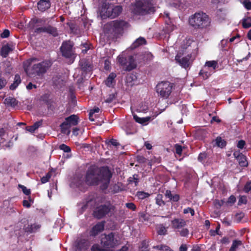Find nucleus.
I'll list each match as a JSON object with an SVG mask.
<instances>
[{"instance_id": "nucleus-24", "label": "nucleus", "mask_w": 251, "mask_h": 251, "mask_svg": "<svg viewBox=\"0 0 251 251\" xmlns=\"http://www.w3.org/2000/svg\"><path fill=\"white\" fill-rule=\"evenodd\" d=\"M14 49L13 46L10 47L8 45H6L1 48V51H0V54L3 57H6L9 52L12 51Z\"/></svg>"}, {"instance_id": "nucleus-26", "label": "nucleus", "mask_w": 251, "mask_h": 251, "mask_svg": "<svg viewBox=\"0 0 251 251\" xmlns=\"http://www.w3.org/2000/svg\"><path fill=\"white\" fill-rule=\"evenodd\" d=\"M133 118L135 120V121L140 124H146V123H148L150 119V117H146L144 118H140L138 117L136 115L133 114Z\"/></svg>"}, {"instance_id": "nucleus-21", "label": "nucleus", "mask_w": 251, "mask_h": 251, "mask_svg": "<svg viewBox=\"0 0 251 251\" xmlns=\"http://www.w3.org/2000/svg\"><path fill=\"white\" fill-rule=\"evenodd\" d=\"M116 77V74L114 73H111L109 74L104 82L105 85L108 87H112L115 84V78Z\"/></svg>"}, {"instance_id": "nucleus-11", "label": "nucleus", "mask_w": 251, "mask_h": 251, "mask_svg": "<svg viewBox=\"0 0 251 251\" xmlns=\"http://www.w3.org/2000/svg\"><path fill=\"white\" fill-rule=\"evenodd\" d=\"M191 55H187L186 56L182 57L180 53H178L175 57V60L176 62L181 66V67L187 69L190 68L192 64V60L191 59Z\"/></svg>"}, {"instance_id": "nucleus-55", "label": "nucleus", "mask_w": 251, "mask_h": 251, "mask_svg": "<svg viewBox=\"0 0 251 251\" xmlns=\"http://www.w3.org/2000/svg\"><path fill=\"white\" fill-rule=\"evenodd\" d=\"M245 145V142L244 140H240L237 144V147L242 149Z\"/></svg>"}, {"instance_id": "nucleus-42", "label": "nucleus", "mask_w": 251, "mask_h": 251, "mask_svg": "<svg viewBox=\"0 0 251 251\" xmlns=\"http://www.w3.org/2000/svg\"><path fill=\"white\" fill-rule=\"evenodd\" d=\"M59 149L66 152H69L71 151V148L64 144L59 146Z\"/></svg>"}, {"instance_id": "nucleus-38", "label": "nucleus", "mask_w": 251, "mask_h": 251, "mask_svg": "<svg viewBox=\"0 0 251 251\" xmlns=\"http://www.w3.org/2000/svg\"><path fill=\"white\" fill-rule=\"evenodd\" d=\"M241 3L248 10H251V2L250 0H244Z\"/></svg>"}, {"instance_id": "nucleus-34", "label": "nucleus", "mask_w": 251, "mask_h": 251, "mask_svg": "<svg viewBox=\"0 0 251 251\" xmlns=\"http://www.w3.org/2000/svg\"><path fill=\"white\" fill-rule=\"evenodd\" d=\"M158 251H173L168 246L165 245H159L153 247Z\"/></svg>"}, {"instance_id": "nucleus-23", "label": "nucleus", "mask_w": 251, "mask_h": 251, "mask_svg": "<svg viewBox=\"0 0 251 251\" xmlns=\"http://www.w3.org/2000/svg\"><path fill=\"white\" fill-rule=\"evenodd\" d=\"M146 39L143 37H140L134 42L130 48L131 49H134L140 46L146 44Z\"/></svg>"}, {"instance_id": "nucleus-9", "label": "nucleus", "mask_w": 251, "mask_h": 251, "mask_svg": "<svg viewBox=\"0 0 251 251\" xmlns=\"http://www.w3.org/2000/svg\"><path fill=\"white\" fill-rule=\"evenodd\" d=\"M218 67L216 61H206L202 69L200 71V75H202L204 79L207 78Z\"/></svg>"}, {"instance_id": "nucleus-15", "label": "nucleus", "mask_w": 251, "mask_h": 251, "mask_svg": "<svg viewBox=\"0 0 251 251\" xmlns=\"http://www.w3.org/2000/svg\"><path fill=\"white\" fill-rule=\"evenodd\" d=\"M110 211V208L105 205L98 207L94 211V216L98 219H100L107 214Z\"/></svg>"}, {"instance_id": "nucleus-17", "label": "nucleus", "mask_w": 251, "mask_h": 251, "mask_svg": "<svg viewBox=\"0 0 251 251\" xmlns=\"http://www.w3.org/2000/svg\"><path fill=\"white\" fill-rule=\"evenodd\" d=\"M104 224L103 222H99L94 226L90 231V234L92 236H96L104 229Z\"/></svg>"}, {"instance_id": "nucleus-57", "label": "nucleus", "mask_w": 251, "mask_h": 251, "mask_svg": "<svg viewBox=\"0 0 251 251\" xmlns=\"http://www.w3.org/2000/svg\"><path fill=\"white\" fill-rule=\"evenodd\" d=\"M221 243L223 244H228L229 243V238L228 237H223L221 240Z\"/></svg>"}, {"instance_id": "nucleus-7", "label": "nucleus", "mask_w": 251, "mask_h": 251, "mask_svg": "<svg viewBox=\"0 0 251 251\" xmlns=\"http://www.w3.org/2000/svg\"><path fill=\"white\" fill-rule=\"evenodd\" d=\"M172 228L179 232L180 236L185 237L189 234V230L184 228L186 226V221L182 218H175L171 221Z\"/></svg>"}, {"instance_id": "nucleus-50", "label": "nucleus", "mask_w": 251, "mask_h": 251, "mask_svg": "<svg viewBox=\"0 0 251 251\" xmlns=\"http://www.w3.org/2000/svg\"><path fill=\"white\" fill-rule=\"evenodd\" d=\"M235 201H236L235 197L233 195H231L229 197V198H228L226 202L227 203H229L231 205V204H233V203H234V202Z\"/></svg>"}, {"instance_id": "nucleus-20", "label": "nucleus", "mask_w": 251, "mask_h": 251, "mask_svg": "<svg viewBox=\"0 0 251 251\" xmlns=\"http://www.w3.org/2000/svg\"><path fill=\"white\" fill-rule=\"evenodd\" d=\"M136 67V64L134 57L132 56H129L127 58V61L125 70L129 71L135 68Z\"/></svg>"}, {"instance_id": "nucleus-2", "label": "nucleus", "mask_w": 251, "mask_h": 251, "mask_svg": "<svg viewBox=\"0 0 251 251\" xmlns=\"http://www.w3.org/2000/svg\"><path fill=\"white\" fill-rule=\"evenodd\" d=\"M30 66L25 68V71L29 76H38L42 77L49 68L51 66V62L49 60H44L39 62L37 58L29 59Z\"/></svg>"}, {"instance_id": "nucleus-22", "label": "nucleus", "mask_w": 251, "mask_h": 251, "mask_svg": "<svg viewBox=\"0 0 251 251\" xmlns=\"http://www.w3.org/2000/svg\"><path fill=\"white\" fill-rule=\"evenodd\" d=\"M137 80L136 76L133 74H128L126 78V83L127 86H132Z\"/></svg>"}, {"instance_id": "nucleus-29", "label": "nucleus", "mask_w": 251, "mask_h": 251, "mask_svg": "<svg viewBox=\"0 0 251 251\" xmlns=\"http://www.w3.org/2000/svg\"><path fill=\"white\" fill-rule=\"evenodd\" d=\"M46 33L50 34L53 36H56L58 35L56 28L51 25L46 26Z\"/></svg>"}, {"instance_id": "nucleus-27", "label": "nucleus", "mask_w": 251, "mask_h": 251, "mask_svg": "<svg viewBox=\"0 0 251 251\" xmlns=\"http://www.w3.org/2000/svg\"><path fill=\"white\" fill-rule=\"evenodd\" d=\"M40 228V225L34 224L30 225H28L25 227V230L27 232H34L36 231L38 229Z\"/></svg>"}, {"instance_id": "nucleus-62", "label": "nucleus", "mask_w": 251, "mask_h": 251, "mask_svg": "<svg viewBox=\"0 0 251 251\" xmlns=\"http://www.w3.org/2000/svg\"><path fill=\"white\" fill-rule=\"evenodd\" d=\"M179 251H187V246L185 244H182L179 249Z\"/></svg>"}, {"instance_id": "nucleus-12", "label": "nucleus", "mask_w": 251, "mask_h": 251, "mask_svg": "<svg viewBox=\"0 0 251 251\" xmlns=\"http://www.w3.org/2000/svg\"><path fill=\"white\" fill-rule=\"evenodd\" d=\"M111 4L109 2H104L99 6L98 10V15L101 19H106L108 17V13H110Z\"/></svg>"}, {"instance_id": "nucleus-53", "label": "nucleus", "mask_w": 251, "mask_h": 251, "mask_svg": "<svg viewBox=\"0 0 251 251\" xmlns=\"http://www.w3.org/2000/svg\"><path fill=\"white\" fill-rule=\"evenodd\" d=\"M175 148L176 153L179 155H181L182 151V147L179 145L176 144L175 146Z\"/></svg>"}, {"instance_id": "nucleus-3", "label": "nucleus", "mask_w": 251, "mask_h": 251, "mask_svg": "<svg viewBox=\"0 0 251 251\" xmlns=\"http://www.w3.org/2000/svg\"><path fill=\"white\" fill-rule=\"evenodd\" d=\"M210 21L207 15L203 12H198L189 19L190 24L194 28H203L208 26Z\"/></svg>"}, {"instance_id": "nucleus-1", "label": "nucleus", "mask_w": 251, "mask_h": 251, "mask_svg": "<svg viewBox=\"0 0 251 251\" xmlns=\"http://www.w3.org/2000/svg\"><path fill=\"white\" fill-rule=\"evenodd\" d=\"M111 176L112 174L107 167L99 168L95 166H91L86 172L85 181L90 185L102 183L103 188H106Z\"/></svg>"}, {"instance_id": "nucleus-60", "label": "nucleus", "mask_w": 251, "mask_h": 251, "mask_svg": "<svg viewBox=\"0 0 251 251\" xmlns=\"http://www.w3.org/2000/svg\"><path fill=\"white\" fill-rule=\"evenodd\" d=\"M42 121H39L35 123L32 126L34 128V129L36 130L37 129L39 126H40L42 125Z\"/></svg>"}, {"instance_id": "nucleus-16", "label": "nucleus", "mask_w": 251, "mask_h": 251, "mask_svg": "<svg viewBox=\"0 0 251 251\" xmlns=\"http://www.w3.org/2000/svg\"><path fill=\"white\" fill-rule=\"evenodd\" d=\"M122 9L123 8L121 6L114 5L111 3L110 13H108V18L113 19L118 17L122 12Z\"/></svg>"}, {"instance_id": "nucleus-8", "label": "nucleus", "mask_w": 251, "mask_h": 251, "mask_svg": "<svg viewBox=\"0 0 251 251\" xmlns=\"http://www.w3.org/2000/svg\"><path fill=\"white\" fill-rule=\"evenodd\" d=\"M172 84L169 81H162L158 83L156 87V91L162 98L167 99L172 92Z\"/></svg>"}, {"instance_id": "nucleus-64", "label": "nucleus", "mask_w": 251, "mask_h": 251, "mask_svg": "<svg viewBox=\"0 0 251 251\" xmlns=\"http://www.w3.org/2000/svg\"><path fill=\"white\" fill-rule=\"evenodd\" d=\"M23 205L25 207L29 208L30 206V202L27 200H24L23 202Z\"/></svg>"}, {"instance_id": "nucleus-32", "label": "nucleus", "mask_w": 251, "mask_h": 251, "mask_svg": "<svg viewBox=\"0 0 251 251\" xmlns=\"http://www.w3.org/2000/svg\"><path fill=\"white\" fill-rule=\"evenodd\" d=\"M129 184L134 183L135 186H137L139 182V176L138 175L134 174L128 179Z\"/></svg>"}, {"instance_id": "nucleus-37", "label": "nucleus", "mask_w": 251, "mask_h": 251, "mask_svg": "<svg viewBox=\"0 0 251 251\" xmlns=\"http://www.w3.org/2000/svg\"><path fill=\"white\" fill-rule=\"evenodd\" d=\"M155 201L156 203L159 206H162L165 204V202L163 201V196L161 194H158L156 196Z\"/></svg>"}, {"instance_id": "nucleus-36", "label": "nucleus", "mask_w": 251, "mask_h": 251, "mask_svg": "<svg viewBox=\"0 0 251 251\" xmlns=\"http://www.w3.org/2000/svg\"><path fill=\"white\" fill-rule=\"evenodd\" d=\"M215 142L217 146L223 148L226 145V142L220 137H218L215 139Z\"/></svg>"}, {"instance_id": "nucleus-19", "label": "nucleus", "mask_w": 251, "mask_h": 251, "mask_svg": "<svg viewBox=\"0 0 251 251\" xmlns=\"http://www.w3.org/2000/svg\"><path fill=\"white\" fill-rule=\"evenodd\" d=\"M50 7V0H40L38 2V8L42 12L45 11Z\"/></svg>"}, {"instance_id": "nucleus-44", "label": "nucleus", "mask_w": 251, "mask_h": 251, "mask_svg": "<svg viewBox=\"0 0 251 251\" xmlns=\"http://www.w3.org/2000/svg\"><path fill=\"white\" fill-rule=\"evenodd\" d=\"M247 202L246 197L245 196H240L239 198V201L238 202V205H241L242 204H246Z\"/></svg>"}, {"instance_id": "nucleus-25", "label": "nucleus", "mask_w": 251, "mask_h": 251, "mask_svg": "<svg viewBox=\"0 0 251 251\" xmlns=\"http://www.w3.org/2000/svg\"><path fill=\"white\" fill-rule=\"evenodd\" d=\"M5 104L7 106L14 107L18 104V101L14 98L9 97L6 98L4 101Z\"/></svg>"}, {"instance_id": "nucleus-28", "label": "nucleus", "mask_w": 251, "mask_h": 251, "mask_svg": "<svg viewBox=\"0 0 251 251\" xmlns=\"http://www.w3.org/2000/svg\"><path fill=\"white\" fill-rule=\"evenodd\" d=\"M21 82L20 76L18 75H15L14 82L10 86V89L12 90H15Z\"/></svg>"}, {"instance_id": "nucleus-59", "label": "nucleus", "mask_w": 251, "mask_h": 251, "mask_svg": "<svg viewBox=\"0 0 251 251\" xmlns=\"http://www.w3.org/2000/svg\"><path fill=\"white\" fill-rule=\"evenodd\" d=\"M109 143L114 146H117L119 145V143L117 142V140L114 139H112L108 141Z\"/></svg>"}, {"instance_id": "nucleus-49", "label": "nucleus", "mask_w": 251, "mask_h": 251, "mask_svg": "<svg viewBox=\"0 0 251 251\" xmlns=\"http://www.w3.org/2000/svg\"><path fill=\"white\" fill-rule=\"evenodd\" d=\"M183 213L184 214L190 213L192 216H193L195 214L194 210L190 207H188L186 209H184L183 210Z\"/></svg>"}, {"instance_id": "nucleus-10", "label": "nucleus", "mask_w": 251, "mask_h": 251, "mask_svg": "<svg viewBox=\"0 0 251 251\" xmlns=\"http://www.w3.org/2000/svg\"><path fill=\"white\" fill-rule=\"evenodd\" d=\"M78 123V117L75 115H72L65 118V121L62 123L60 126L63 132L69 129L72 126H75Z\"/></svg>"}, {"instance_id": "nucleus-56", "label": "nucleus", "mask_w": 251, "mask_h": 251, "mask_svg": "<svg viewBox=\"0 0 251 251\" xmlns=\"http://www.w3.org/2000/svg\"><path fill=\"white\" fill-rule=\"evenodd\" d=\"M6 80L3 78L0 79V89L4 87L6 84Z\"/></svg>"}, {"instance_id": "nucleus-5", "label": "nucleus", "mask_w": 251, "mask_h": 251, "mask_svg": "<svg viewBox=\"0 0 251 251\" xmlns=\"http://www.w3.org/2000/svg\"><path fill=\"white\" fill-rule=\"evenodd\" d=\"M153 8L150 0H137L132 8L135 14L144 15L153 12Z\"/></svg>"}, {"instance_id": "nucleus-18", "label": "nucleus", "mask_w": 251, "mask_h": 251, "mask_svg": "<svg viewBox=\"0 0 251 251\" xmlns=\"http://www.w3.org/2000/svg\"><path fill=\"white\" fill-rule=\"evenodd\" d=\"M233 155L237 159L241 166L246 167L248 166L246 157L242 153L235 151L234 152Z\"/></svg>"}, {"instance_id": "nucleus-41", "label": "nucleus", "mask_w": 251, "mask_h": 251, "mask_svg": "<svg viewBox=\"0 0 251 251\" xmlns=\"http://www.w3.org/2000/svg\"><path fill=\"white\" fill-rule=\"evenodd\" d=\"M206 158L207 154L205 153H201L198 156V160L201 163H204Z\"/></svg>"}, {"instance_id": "nucleus-52", "label": "nucleus", "mask_w": 251, "mask_h": 251, "mask_svg": "<svg viewBox=\"0 0 251 251\" xmlns=\"http://www.w3.org/2000/svg\"><path fill=\"white\" fill-rule=\"evenodd\" d=\"M244 191L246 192H251V181L248 182L245 186Z\"/></svg>"}, {"instance_id": "nucleus-13", "label": "nucleus", "mask_w": 251, "mask_h": 251, "mask_svg": "<svg viewBox=\"0 0 251 251\" xmlns=\"http://www.w3.org/2000/svg\"><path fill=\"white\" fill-rule=\"evenodd\" d=\"M73 46L71 42H64L60 48L63 56L66 58H71L73 55Z\"/></svg>"}, {"instance_id": "nucleus-48", "label": "nucleus", "mask_w": 251, "mask_h": 251, "mask_svg": "<svg viewBox=\"0 0 251 251\" xmlns=\"http://www.w3.org/2000/svg\"><path fill=\"white\" fill-rule=\"evenodd\" d=\"M184 42V48L186 49L187 47L191 45L193 41L190 39H186L183 41Z\"/></svg>"}, {"instance_id": "nucleus-61", "label": "nucleus", "mask_w": 251, "mask_h": 251, "mask_svg": "<svg viewBox=\"0 0 251 251\" xmlns=\"http://www.w3.org/2000/svg\"><path fill=\"white\" fill-rule=\"evenodd\" d=\"M179 199V196L178 195H175L174 196H172L171 201H177Z\"/></svg>"}, {"instance_id": "nucleus-54", "label": "nucleus", "mask_w": 251, "mask_h": 251, "mask_svg": "<svg viewBox=\"0 0 251 251\" xmlns=\"http://www.w3.org/2000/svg\"><path fill=\"white\" fill-rule=\"evenodd\" d=\"M10 32L8 29H5L1 34V37L3 38H7L9 36Z\"/></svg>"}, {"instance_id": "nucleus-14", "label": "nucleus", "mask_w": 251, "mask_h": 251, "mask_svg": "<svg viewBox=\"0 0 251 251\" xmlns=\"http://www.w3.org/2000/svg\"><path fill=\"white\" fill-rule=\"evenodd\" d=\"M89 246V242L85 238H78L75 242L74 250L75 251H83Z\"/></svg>"}, {"instance_id": "nucleus-46", "label": "nucleus", "mask_w": 251, "mask_h": 251, "mask_svg": "<svg viewBox=\"0 0 251 251\" xmlns=\"http://www.w3.org/2000/svg\"><path fill=\"white\" fill-rule=\"evenodd\" d=\"M115 99V96L113 94H110L108 98L105 100V102L106 103L111 102Z\"/></svg>"}, {"instance_id": "nucleus-35", "label": "nucleus", "mask_w": 251, "mask_h": 251, "mask_svg": "<svg viewBox=\"0 0 251 251\" xmlns=\"http://www.w3.org/2000/svg\"><path fill=\"white\" fill-rule=\"evenodd\" d=\"M136 196L138 197L139 199L143 200L150 197V194L143 191H139L137 192Z\"/></svg>"}, {"instance_id": "nucleus-31", "label": "nucleus", "mask_w": 251, "mask_h": 251, "mask_svg": "<svg viewBox=\"0 0 251 251\" xmlns=\"http://www.w3.org/2000/svg\"><path fill=\"white\" fill-rule=\"evenodd\" d=\"M242 26L245 28H248L251 27V18L246 17L242 20Z\"/></svg>"}, {"instance_id": "nucleus-45", "label": "nucleus", "mask_w": 251, "mask_h": 251, "mask_svg": "<svg viewBox=\"0 0 251 251\" xmlns=\"http://www.w3.org/2000/svg\"><path fill=\"white\" fill-rule=\"evenodd\" d=\"M19 187L22 189L23 193L26 195H29L30 194V189H27V188L25 186L20 184L19 185Z\"/></svg>"}, {"instance_id": "nucleus-51", "label": "nucleus", "mask_w": 251, "mask_h": 251, "mask_svg": "<svg viewBox=\"0 0 251 251\" xmlns=\"http://www.w3.org/2000/svg\"><path fill=\"white\" fill-rule=\"evenodd\" d=\"M126 205L127 208L133 211H134L136 209V205L132 202L126 203Z\"/></svg>"}, {"instance_id": "nucleus-40", "label": "nucleus", "mask_w": 251, "mask_h": 251, "mask_svg": "<svg viewBox=\"0 0 251 251\" xmlns=\"http://www.w3.org/2000/svg\"><path fill=\"white\" fill-rule=\"evenodd\" d=\"M157 232L159 235H165L167 232V229L166 227H165L164 226H163L162 225H160L158 227Z\"/></svg>"}, {"instance_id": "nucleus-4", "label": "nucleus", "mask_w": 251, "mask_h": 251, "mask_svg": "<svg viewBox=\"0 0 251 251\" xmlns=\"http://www.w3.org/2000/svg\"><path fill=\"white\" fill-rule=\"evenodd\" d=\"M103 236L101 243L106 249L114 248L120 244L121 238L117 232H111L107 234H104Z\"/></svg>"}, {"instance_id": "nucleus-39", "label": "nucleus", "mask_w": 251, "mask_h": 251, "mask_svg": "<svg viewBox=\"0 0 251 251\" xmlns=\"http://www.w3.org/2000/svg\"><path fill=\"white\" fill-rule=\"evenodd\" d=\"M148 109V106L146 104H142L138 107L137 111L139 112H145Z\"/></svg>"}, {"instance_id": "nucleus-6", "label": "nucleus", "mask_w": 251, "mask_h": 251, "mask_svg": "<svg viewBox=\"0 0 251 251\" xmlns=\"http://www.w3.org/2000/svg\"><path fill=\"white\" fill-rule=\"evenodd\" d=\"M127 26L128 23L125 21L115 20L108 23L106 28H108L109 33L115 35L120 33Z\"/></svg>"}, {"instance_id": "nucleus-30", "label": "nucleus", "mask_w": 251, "mask_h": 251, "mask_svg": "<svg viewBox=\"0 0 251 251\" xmlns=\"http://www.w3.org/2000/svg\"><path fill=\"white\" fill-rule=\"evenodd\" d=\"M241 245H242V242L241 241L235 240L233 241L229 251H236L238 247Z\"/></svg>"}, {"instance_id": "nucleus-58", "label": "nucleus", "mask_w": 251, "mask_h": 251, "mask_svg": "<svg viewBox=\"0 0 251 251\" xmlns=\"http://www.w3.org/2000/svg\"><path fill=\"white\" fill-rule=\"evenodd\" d=\"M176 26L174 25H170L167 26V29L168 31H172L176 29Z\"/></svg>"}, {"instance_id": "nucleus-43", "label": "nucleus", "mask_w": 251, "mask_h": 251, "mask_svg": "<svg viewBox=\"0 0 251 251\" xmlns=\"http://www.w3.org/2000/svg\"><path fill=\"white\" fill-rule=\"evenodd\" d=\"M51 177V175L50 173H48L46 174V175L43 177H42L41 179V182L42 183H45L48 182L50 178Z\"/></svg>"}, {"instance_id": "nucleus-33", "label": "nucleus", "mask_w": 251, "mask_h": 251, "mask_svg": "<svg viewBox=\"0 0 251 251\" xmlns=\"http://www.w3.org/2000/svg\"><path fill=\"white\" fill-rule=\"evenodd\" d=\"M117 59L119 64L125 69L127 59L124 57L122 55H120L118 56Z\"/></svg>"}, {"instance_id": "nucleus-63", "label": "nucleus", "mask_w": 251, "mask_h": 251, "mask_svg": "<svg viewBox=\"0 0 251 251\" xmlns=\"http://www.w3.org/2000/svg\"><path fill=\"white\" fill-rule=\"evenodd\" d=\"M244 216V214L243 213H237L236 215V217L238 219V221H240L243 218Z\"/></svg>"}, {"instance_id": "nucleus-47", "label": "nucleus", "mask_w": 251, "mask_h": 251, "mask_svg": "<svg viewBox=\"0 0 251 251\" xmlns=\"http://www.w3.org/2000/svg\"><path fill=\"white\" fill-rule=\"evenodd\" d=\"M46 26H44L36 28L34 32L37 34H39L42 32H46Z\"/></svg>"}]
</instances>
